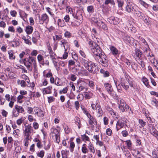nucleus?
Wrapping results in <instances>:
<instances>
[{
    "instance_id": "nucleus-1",
    "label": "nucleus",
    "mask_w": 158,
    "mask_h": 158,
    "mask_svg": "<svg viewBox=\"0 0 158 158\" xmlns=\"http://www.w3.org/2000/svg\"><path fill=\"white\" fill-rule=\"evenodd\" d=\"M89 47L94 54V57H96V60L104 67H107L109 64L108 60L104 52L96 42L89 40H87Z\"/></svg>"
},
{
    "instance_id": "nucleus-2",
    "label": "nucleus",
    "mask_w": 158,
    "mask_h": 158,
    "mask_svg": "<svg viewBox=\"0 0 158 158\" xmlns=\"http://www.w3.org/2000/svg\"><path fill=\"white\" fill-rule=\"evenodd\" d=\"M23 62L27 69L30 71H32V63L33 65L36 63L35 58L30 56L28 58H24L23 60Z\"/></svg>"
},
{
    "instance_id": "nucleus-3",
    "label": "nucleus",
    "mask_w": 158,
    "mask_h": 158,
    "mask_svg": "<svg viewBox=\"0 0 158 158\" xmlns=\"http://www.w3.org/2000/svg\"><path fill=\"white\" fill-rule=\"evenodd\" d=\"M142 53L140 50L138 48H135L134 57L136 60L141 65V66L142 68H144L145 65L142 56Z\"/></svg>"
},
{
    "instance_id": "nucleus-4",
    "label": "nucleus",
    "mask_w": 158,
    "mask_h": 158,
    "mask_svg": "<svg viewBox=\"0 0 158 158\" xmlns=\"http://www.w3.org/2000/svg\"><path fill=\"white\" fill-rule=\"evenodd\" d=\"M85 68L91 73L95 74L99 71V68L97 65L90 61L88 64V66L86 67Z\"/></svg>"
},
{
    "instance_id": "nucleus-5",
    "label": "nucleus",
    "mask_w": 158,
    "mask_h": 158,
    "mask_svg": "<svg viewBox=\"0 0 158 158\" xmlns=\"http://www.w3.org/2000/svg\"><path fill=\"white\" fill-rule=\"evenodd\" d=\"M128 120L125 117H121L120 119L117 121L116 124L117 131H118L121 128L123 127L125 124L127 126L126 124Z\"/></svg>"
},
{
    "instance_id": "nucleus-6",
    "label": "nucleus",
    "mask_w": 158,
    "mask_h": 158,
    "mask_svg": "<svg viewBox=\"0 0 158 158\" xmlns=\"http://www.w3.org/2000/svg\"><path fill=\"white\" fill-rule=\"evenodd\" d=\"M118 108L122 112H123L129 109V106L127 105L123 99H118Z\"/></svg>"
},
{
    "instance_id": "nucleus-7",
    "label": "nucleus",
    "mask_w": 158,
    "mask_h": 158,
    "mask_svg": "<svg viewBox=\"0 0 158 158\" xmlns=\"http://www.w3.org/2000/svg\"><path fill=\"white\" fill-rule=\"evenodd\" d=\"M33 131V130L31 125L28 124L25 125L24 127V129L23 130L24 136L30 137V134Z\"/></svg>"
},
{
    "instance_id": "nucleus-8",
    "label": "nucleus",
    "mask_w": 158,
    "mask_h": 158,
    "mask_svg": "<svg viewBox=\"0 0 158 158\" xmlns=\"http://www.w3.org/2000/svg\"><path fill=\"white\" fill-rule=\"evenodd\" d=\"M148 126V129L150 134L158 139V131L154 126L153 124H150Z\"/></svg>"
},
{
    "instance_id": "nucleus-9",
    "label": "nucleus",
    "mask_w": 158,
    "mask_h": 158,
    "mask_svg": "<svg viewBox=\"0 0 158 158\" xmlns=\"http://www.w3.org/2000/svg\"><path fill=\"white\" fill-rule=\"evenodd\" d=\"M39 17L40 19L39 22L40 24H43L44 22H45L46 23L48 22L49 21V17L46 13L43 14L40 17L39 15Z\"/></svg>"
},
{
    "instance_id": "nucleus-10",
    "label": "nucleus",
    "mask_w": 158,
    "mask_h": 158,
    "mask_svg": "<svg viewBox=\"0 0 158 158\" xmlns=\"http://www.w3.org/2000/svg\"><path fill=\"white\" fill-rule=\"evenodd\" d=\"M104 87L108 93L111 95H114V91L111 85L108 83H105L104 84Z\"/></svg>"
},
{
    "instance_id": "nucleus-11",
    "label": "nucleus",
    "mask_w": 158,
    "mask_h": 158,
    "mask_svg": "<svg viewBox=\"0 0 158 158\" xmlns=\"http://www.w3.org/2000/svg\"><path fill=\"white\" fill-rule=\"evenodd\" d=\"M107 21L111 24H117L119 22V19L117 17H111L108 18Z\"/></svg>"
},
{
    "instance_id": "nucleus-12",
    "label": "nucleus",
    "mask_w": 158,
    "mask_h": 158,
    "mask_svg": "<svg viewBox=\"0 0 158 158\" xmlns=\"http://www.w3.org/2000/svg\"><path fill=\"white\" fill-rule=\"evenodd\" d=\"M30 38L31 37L28 35H26V36L23 35H22V39L24 40V42L26 44L29 45H31L32 44L30 40L29 39H30Z\"/></svg>"
},
{
    "instance_id": "nucleus-13",
    "label": "nucleus",
    "mask_w": 158,
    "mask_h": 158,
    "mask_svg": "<svg viewBox=\"0 0 158 158\" xmlns=\"http://www.w3.org/2000/svg\"><path fill=\"white\" fill-rule=\"evenodd\" d=\"M128 80L127 79L122 80L121 82V85L126 90L129 88V86L127 85L129 83Z\"/></svg>"
},
{
    "instance_id": "nucleus-14",
    "label": "nucleus",
    "mask_w": 158,
    "mask_h": 158,
    "mask_svg": "<svg viewBox=\"0 0 158 158\" xmlns=\"http://www.w3.org/2000/svg\"><path fill=\"white\" fill-rule=\"evenodd\" d=\"M79 60L81 63L83 65L85 68L86 67L88 66V64L89 62L88 60L85 59V58L80 57Z\"/></svg>"
},
{
    "instance_id": "nucleus-15",
    "label": "nucleus",
    "mask_w": 158,
    "mask_h": 158,
    "mask_svg": "<svg viewBox=\"0 0 158 158\" xmlns=\"http://www.w3.org/2000/svg\"><path fill=\"white\" fill-rule=\"evenodd\" d=\"M33 28L30 25H28L26 27L25 31L27 34V35L31 34L33 31Z\"/></svg>"
},
{
    "instance_id": "nucleus-16",
    "label": "nucleus",
    "mask_w": 158,
    "mask_h": 158,
    "mask_svg": "<svg viewBox=\"0 0 158 158\" xmlns=\"http://www.w3.org/2000/svg\"><path fill=\"white\" fill-rule=\"evenodd\" d=\"M97 25L100 28L105 30H106L107 29V27L106 25L102 21L99 20V22L97 24Z\"/></svg>"
},
{
    "instance_id": "nucleus-17",
    "label": "nucleus",
    "mask_w": 158,
    "mask_h": 158,
    "mask_svg": "<svg viewBox=\"0 0 158 158\" xmlns=\"http://www.w3.org/2000/svg\"><path fill=\"white\" fill-rule=\"evenodd\" d=\"M79 89L80 91H84L85 90L86 91L87 89L86 87V84L85 82H82L79 86Z\"/></svg>"
},
{
    "instance_id": "nucleus-18",
    "label": "nucleus",
    "mask_w": 158,
    "mask_h": 158,
    "mask_svg": "<svg viewBox=\"0 0 158 158\" xmlns=\"http://www.w3.org/2000/svg\"><path fill=\"white\" fill-rule=\"evenodd\" d=\"M147 56L148 57V59L150 60V61L153 64H155L156 60L155 59V58L153 55L151 54H150L149 52L147 54Z\"/></svg>"
},
{
    "instance_id": "nucleus-19",
    "label": "nucleus",
    "mask_w": 158,
    "mask_h": 158,
    "mask_svg": "<svg viewBox=\"0 0 158 158\" xmlns=\"http://www.w3.org/2000/svg\"><path fill=\"white\" fill-rule=\"evenodd\" d=\"M82 23L80 20H74L71 22V26L72 27H78Z\"/></svg>"
},
{
    "instance_id": "nucleus-20",
    "label": "nucleus",
    "mask_w": 158,
    "mask_h": 158,
    "mask_svg": "<svg viewBox=\"0 0 158 158\" xmlns=\"http://www.w3.org/2000/svg\"><path fill=\"white\" fill-rule=\"evenodd\" d=\"M126 11L128 13H130L132 11H133V8L131 4L129 2L127 3V5L125 7Z\"/></svg>"
},
{
    "instance_id": "nucleus-21",
    "label": "nucleus",
    "mask_w": 158,
    "mask_h": 158,
    "mask_svg": "<svg viewBox=\"0 0 158 158\" xmlns=\"http://www.w3.org/2000/svg\"><path fill=\"white\" fill-rule=\"evenodd\" d=\"M97 115L98 117L102 116L103 114V111L100 105L97 106Z\"/></svg>"
},
{
    "instance_id": "nucleus-22",
    "label": "nucleus",
    "mask_w": 158,
    "mask_h": 158,
    "mask_svg": "<svg viewBox=\"0 0 158 158\" xmlns=\"http://www.w3.org/2000/svg\"><path fill=\"white\" fill-rule=\"evenodd\" d=\"M52 87L49 86L46 88H44L43 90V93L44 94H50L51 93Z\"/></svg>"
},
{
    "instance_id": "nucleus-23",
    "label": "nucleus",
    "mask_w": 158,
    "mask_h": 158,
    "mask_svg": "<svg viewBox=\"0 0 158 158\" xmlns=\"http://www.w3.org/2000/svg\"><path fill=\"white\" fill-rule=\"evenodd\" d=\"M123 39L126 41V42L128 43H130L131 42L133 41L134 39L130 37L127 35H125L123 36Z\"/></svg>"
},
{
    "instance_id": "nucleus-24",
    "label": "nucleus",
    "mask_w": 158,
    "mask_h": 158,
    "mask_svg": "<svg viewBox=\"0 0 158 158\" xmlns=\"http://www.w3.org/2000/svg\"><path fill=\"white\" fill-rule=\"evenodd\" d=\"M19 113H23L24 111V108L21 106L16 105L15 106V109Z\"/></svg>"
},
{
    "instance_id": "nucleus-25",
    "label": "nucleus",
    "mask_w": 158,
    "mask_h": 158,
    "mask_svg": "<svg viewBox=\"0 0 158 158\" xmlns=\"http://www.w3.org/2000/svg\"><path fill=\"white\" fill-rule=\"evenodd\" d=\"M73 16L74 18H75L77 20H79L82 22L83 17L81 13L77 12L75 16L74 15Z\"/></svg>"
},
{
    "instance_id": "nucleus-26",
    "label": "nucleus",
    "mask_w": 158,
    "mask_h": 158,
    "mask_svg": "<svg viewBox=\"0 0 158 158\" xmlns=\"http://www.w3.org/2000/svg\"><path fill=\"white\" fill-rule=\"evenodd\" d=\"M123 149L124 153L125 154V156L127 157V158H131V154H130L129 152L127 150V149H126L125 147L124 146L123 148H122V149L123 150Z\"/></svg>"
},
{
    "instance_id": "nucleus-27",
    "label": "nucleus",
    "mask_w": 158,
    "mask_h": 158,
    "mask_svg": "<svg viewBox=\"0 0 158 158\" xmlns=\"http://www.w3.org/2000/svg\"><path fill=\"white\" fill-rule=\"evenodd\" d=\"M111 51L114 55H116L118 54V50L114 46H112L110 48Z\"/></svg>"
},
{
    "instance_id": "nucleus-28",
    "label": "nucleus",
    "mask_w": 158,
    "mask_h": 158,
    "mask_svg": "<svg viewBox=\"0 0 158 158\" xmlns=\"http://www.w3.org/2000/svg\"><path fill=\"white\" fill-rule=\"evenodd\" d=\"M57 25L59 26L63 27L65 26V23L63 20H62L60 19L58 20Z\"/></svg>"
},
{
    "instance_id": "nucleus-29",
    "label": "nucleus",
    "mask_w": 158,
    "mask_h": 158,
    "mask_svg": "<svg viewBox=\"0 0 158 158\" xmlns=\"http://www.w3.org/2000/svg\"><path fill=\"white\" fill-rule=\"evenodd\" d=\"M0 79L4 81H7L8 79L7 75L3 73H0Z\"/></svg>"
},
{
    "instance_id": "nucleus-30",
    "label": "nucleus",
    "mask_w": 158,
    "mask_h": 158,
    "mask_svg": "<svg viewBox=\"0 0 158 158\" xmlns=\"http://www.w3.org/2000/svg\"><path fill=\"white\" fill-rule=\"evenodd\" d=\"M82 152L84 154L87 153L88 150L87 148V145L85 144H84L81 148Z\"/></svg>"
},
{
    "instance_id": "nucleus-31",
    "label": "nucleus",
    "mask_w": 158,
    "mask_h": 158,
    "mask_svg": "<svg viewBox=\"0 0 158 158\" xmlns=\"http://www.w3.org/2000/svg\"><path fill=\"white\" fill-rule=\"evenodd\" d=\"M138 2L141 5L146 8L149 6V5L143 0H138Z\"/></svg>"
},
{
    "instance_id": "nucleus-32",
    "label": "nucleus",
    "mask_w": 158,
    "mask_h": 158,
    "mask_svg": "<svg viewBox=\"0 0 158 158\" xmlns=\"http://www.w3.org/2000/svg\"><path fill=\"white\" fill-rule=\"evenodd\" d=\"M38 110H37V112H36L35 114L38 116L39 117H43L44 116L43 112L41 109L40 108H37Z\"/></svg>"
},
{
    "instance_id": "nucleus-33",
    "label": "nucleus",
    "mask_w": 158,
    "mask_h": 158,
    "mask_svg": "<svg viewBox=\"0 0 158 158\" xmlns=\"http://www.w3.org/2000/svg\"><path fill=\"white\" fill-rule=\"evenodd\" d=\"M25 139H24V145L26 147H27L29 144V140L30 139V138L31 137H27V136H24Z\"/></svg>"
},
{
    "instance_id": "nucleus-34",
    "label": "nucleus",
    "mask_w": 158,
    "mask_h": 158,
    "mask_svg": "<svg viewBox=\"0 0 158 158\" xmlns=\"http://www.w3.org/2000/svg\"><path fill=\"white\" fill-rule=\"evenodd\" d=\"M8 53L9 55V58L10 60H14L15 59V56L14 55L13 52L12 51H9Z\"/></svg>"
},
{
    "instance_id": "nucleus-35",
    "label": "nucleus",
    "mask_w": 158,
    "mask_h": 158,
    "mask_svg": "<svg viewBox=\"0 0 158 158\" xmlns=\"http://www.w3.org/2000/svg\"><path fill=\"white\" fill-rule=\"evenodd\" d=\"M88 148L90 152L94 153L95 152V151L94 147L93 145L91 143H90L89 144Z\"/></svg>"
},
{
    "instance_id": "nucleus-36",
    "label": "nucleus",
    "mask_w": 158,
    "mask_h": 158,
    "mask_svg": "<svg viewBox=\"0 0 158 158\" xmlns=\"http://www.w3.org/2000/svg\"><path fill=\"white\" fill-rule=\"evenodd\" d=\"M63 127L64 130L66 134H69L70 132V129L67 126V125L64 124L63 125Z\"/></svg>"
},
{
    "instance_id": "nucleus-37",
    "label": "nucleus",
    "mask_w": 158,
    "mask_h": 158,
    "mask_svg": "<svg viewBox=\"0 0 158 158\" xmlns=\"http://www.w3.org/2000/svg\"><path fill=\"white\" fill-rule=\"evenodd\" d=\"M44 151L41 150L37 153V155L38 157L43 158L44 156Z\"/></svg>"
},
{
    "instance_id": "nucleus-38",
    "label": "nucleus",
    "mask_w": 158,
    "mask_h": 158,
    "mask_svg": "<svg viewBox=\"0 0 158 158\" xmlns=\"http://www.w3.org/2000/svg\"><path fill=\"white\" fill-rule=\"evenodd\" d=\"M11 101L9 102V106L11 108L13 107L14 102L15 101V99L14 98V97L13 96H11Z\"/></svg>"
},
{
    "instance_id": "nucleus-39",
    "label": "nucleus",
    "mask_w": 158,
    "mask_h": 158,
    "mask_svg": "<svg viewBox=\"0 0 158 158\" xmlns=\"http://www.w3.org/2000/svg\"><path fill=\"white\" fill-rule=\"evenodd\" d=\"M96 143L97 145H98L100 147L103 146V149L105 151L106 150V147L104 145L103 143L101 141H100L99 142H98V143Z\"/></svg>"
},
{
    "instance_id": "nucleus-40",
    "label": "nucleus",
    "mask_w": 158,
    "mask_h": 158,
    "mask_svg": "<svg viewBox=\"0 0 158 158\" xmlns=\"http://www.w3.org/2000/svg\"><path fill=\"white\" fill-rule=\"evenodd\" d=\"M81 139L84 141H90L89 138L85 134L81 135Z\"/></svg>"
},
{
    "instance_id": "nucleus-41",
    "label": "nucleus",
    "mask_w": 158,
    "mask_h": 158,
    "mask_svg": "<svg viewBox=\"0 0 158 158\" xmlns=\"http://www.w3.org/2000/svg\"><path fill=\"white\" fill-rule=\"evenodd\" d=\"M87 10L89 13H91L94 12V8L93 6H89L87 7Z\"/></svg>"
},
{
    "instance_id": "nucleus-42",
    "label": "nucleus",
    "mask_w": 158,
    "mask_h": 158,
    "mask_svg": "<svg viewBox=\"0 0 158 158\" xmlns=\"http://www.w3.org/2000/svg\"><path fill=\"white\" fill-rule=\"evenodd\" d=\"M75 146V145L74 143L73 142H71L69 148L71 152H72L73 151Z\"/></svg>"
},
{
    "instance_id": "nucleus-43",
    "label": "nucleus",
    "mask_w": 158,
    "mask_h": 158,
    "mask_svg": "<svg viewBox=\"0 0 158 158\" xmlns=\"http://www.w3.org/2000/svg\"><path fill=\"white\" fill-rule=\"evenodd\" d=\"M32 36L40 38V35L39 32L38 31H35L32 34Z\"/></svg>"
},
{
    "instance_id": "nucleus-44",
    "label": "nucleus",
    "mask_w": 158,
    "mask_h": 158,
    "mask_svg": "<svg viewBox=\"0 0 158 158\" xmlns=\"http://www.w3.org/2000/svg\"><path fill=\"white\" fill-rule=\"evenodd\" d=\"M50 51V53H49L50 57L52 60L55 59V57L56 56L55 53H54L52 50H51Z\"/></svg>"
},
{
    "instance_id": "nucleus-45",
    "label": "nucleus",
    "mask_w": 158,
    "mask_h": 158,
    "mask_svg": "<svg viewBox=\"0 0 158 158\" xmlns=\"http://www.w3.org/2000/svg\"><path fill=\"white\" fill-rule=\"evenodd\" d=\"M61 80L59 79V78L57 80V81L56 79V81L55 82V84L57 86H60L62 85V83L61 82Z\"/></svg>"
},
{
    "instance_id": "nucleus-46",
    "label": "nucleus",
    "mask_w": 158,
    "mask_h": 158,
    "mask_svg": "<svg viewBox=\"0 0 158 158\" xmlns=\"http://www.w3.org/2000/svg\"><path fill=\"white\" fill-rule=\"evenodd\" d=\"M143 81L146 86H147L149 85L148 80L146 78L143 77Z\"/></svg>"
},
{
    "instance_id": "nucleus-47",
    "label": "nucleus",
    "mask_w": 158,
    "mask_h": 158,
    "mask_svg": "<svg viewBox=\"0 0 158 158\" xmlns=\"http://www.w3.org/2000/svg\"><path fill=\"white\" fill-rule=\"evenodd\" d=\"M63 47L64 48L65 51H67L68 50L69 51V44L67 42L64 45H63Z\"/></svg>"
},
{
    "instance_id": "nucleus-48",
    "label": "nucleus",
    "mask_w": 158,
    "mask_h": 158,
    "mask_svg": "<svg viewBox=\"0 0 158 158\" xmlns=\"http://www.w3.org/2000/svg\"><path fill=\"white\" fill-rule=\"evenodd\" d=\"M89 86L92 89H94L95 87L94 83L92 81H89Z\"/></svg>"
},
{
    "instance_id": "nucleus-49",
    "label": "nucleus",
    "mask_w": 158,
    "mask_h": 158,
    "mask_svg": "<svg viewBox=\"0 0 158 158\" xmlns=\"http://www.w3.org/2000/svg\"><path fill=\"white\" fill-rule=\"evenodd\" d=\"M12 113L14 117H17L19 115V113L15 109H14L13 110Z\"/></svg>"
},
{
    "instance_id": "nucleus-50",
    "label": "nucleus",
    "mask_w": 158,
    "mask_h": 158,
    "mask_svg": "<svg viewBox=\"0 0 158 158\" xmlns=\"http://www.w3.org/2000/svg\"><path fill=\"white\" fill-rule=\"evenodd\" d=\"M135 14L136 16L139 18H141V17L143 16V13L138 10L135 11Z\"/></svg>"
},
{
    "instance_id": "nucleus-51",
    "label": "nucleus",
    "mask_w": 158,
    "mask_h": 158,
    "mask_svg": "<svg viewBox=\"0 0 158 158\" xmlns=\"http://www.w3.org/2000/svg\"><path fill=\"white\" fill-rule=\"evenodd\" d=\"M85 93L84 94L85 96V98L86 99H89L91 98V96L90 94H89L87 92H85Z\"/></svg>"
},
{
    "instance_id": "nucleus-52",
    "label": "nucleus",
    "mask_w": 158,
    "mask_h": 158,
    "mask_svg": "<svg viewBox=\"0 0 158 158\" xmlns=\"http://www.w3.org/2000/svg\"><path fill=\"white\" fill-rule=\"evenodd\" d=\"M68 88L67 87H65L62 90H61L60 91L59 93L60 94L62 93L66 94L68 91Z\"/></svg>"
},
{
    "instance_id": "nucleus-53",
    "label": "nucleus",
    "mask_w": 158,
    "mask_h": 158,
    "mask_svg": "<svg viewBox=\"0 0 158 158\" xmlns=\"http://www.w3.org/2000/svg\"><path fill=\"white\" fill-rule=\"evenodd\" d=\"M139 123L142 127H144L146 124V123L142 119H139Z\"/></svg>"
},
{
    "instance_id": "nucleus-54",
    "label": "nucleus",
    "mask_w": 158,
    "mask_h": 158,
    "mask_svg": "<svg viewBox=\"0 0 158 158\" xmlns=\"http://www.w3.org/2000/svg\"><path fill=\"white\" fill-rule=\"evenodd\" d=\"M5 101V99L1 96H0V105H3Z\"/></svg>"
},
{
    "instance_id": "nucleus-55",
    "label": "nucleus",
    "mask_w": 158,
    "mask_h": 158,
    "mask_svg": "<svg viewBox=\"0 0 158 158\" xmlns=\"http://www.w3.org/2000/svg\"><path fill=\"white\" fill-rule=\"evenodd\" d=\"M69 153L68 150H62L61 151V154L62 156H67L68 154Z\"/></svg>"
},
{
    "instance_id": "nucleus-56",
    "label": "nucleus",
    "mask_w": 158,
    "mask_h": 158,
    "mask_svg": "<svg viewBox=\"0 0 158 158\" xmlns=\"http://www.w3.org/2000/svg\"><path fill=\"white\" fill-rule=\"evenodd\" d=\"M64 7L66 8V11L68 13H70L71 14V12H72V8L70 6H65Z\"/></svg>"
},
{
    "instance_id": "nucleus-57",
    "label": "nucleus",
    "mask_w": 158,
    "mask_h": 158,
    "mask_svg": "<svg viewBox=\"0 0 158 158\" xmlns=\"http://www.w3.org/2000/svg\"><path fill=\"white\" fill-rule=\"evenodd\" d=\"M127 146L128 149H129L131 146V142L130 140H127L126 141Z\"/></svg>"
},
{
    "instance_id": "nucleus-58",
    "label": "nucleus",
    "mask_w": 158,
    "mask_h": 158,
    "mask_svg": "<svg viewBox=\"0 0 158 158\" xmlns=\"http://www.w3.org/2000/svg\"><path fill=\"white\" fill-rule=\"evenodd\" d=\"M24 97L23 95H19L17 97V101L19 103H21L22 102V101H21L22 99H23Z\"/></svg>"
},
{
    "instance_id": "nucleus-59",
    "label": "nucleus",
    "mask_w": 158,
    "mask_h": 158,
    "mask_svg": "<svg viewBox=\"0 0 158 158\" xmlns=\"http://www.w3.org/2000/svg\"><path fill=\"white\" fill-rule=\"evenodd\" d=\"M72 34L69 31H66L64 33V36L66 37L70 38Z\"/></svg>"
},
{
    "instance_id": "nucleus-60",
    "label": "nucleus",
    "mask_w": 158,
    "mask_h": 158,
    "mask_svg": "<svg viewBox=\"0 0 158 158\" xmlns=\"http://www.w3.org/2000/svg\"><path fill=\"white\" fill-rule=\"evenodd\" d=\"M106 134L109 136H110L112 134V131L109 128H107L106 131Z\"/></svg>"
},
{
    "instance_id": "nucleus-61",
    "label": "nucleus",
    "mask_w": 158,
    "mask_h": 158,
    "mask_svg": "<svg viewBox=\"0 0 158 158\" xmlns=\"http://www.w3.org/2000/svg\"><path fill=\"white\" fill-rule=\"evenodd\" d=\"M118 3V6L119 7H122L123 5V1L119 0H117Z\"/></svg>"
},
{
    "instance_id": "nucleus-62",
    "label": "nucleus",
    "mask_w": 158,
    "mask_h": 158,
    "mask_svg": "<svg viewBox=\"0 0 158 158\" xmlns=\"http://www.w3.org/2000/svg\"><path fill=\"white\" fill-rule=\"evenodd\" d=\"M37 54V50H33L31 52V56H36Z\"/></svg>"
},
{
    "instance_id": "nucleus-63",
    "label": "nucleus",
    "mask_w": 158,
    "mask_h": 158,
    "mask_svg": "<svg viewBox=\"0 0 158 158\" xmlns=\"http://www.w3.org/2000/svg\"><path fill=\"white\" fill-rule=\"evenodd\" d=\"M122 135L124 137H127L128 135V132L126 130H124L121 133Z\"/></svg>"
},
{
    "instance_id": "nucleus-64",
    "label": "nucleus",
    "mask_w": 158,
    "mask_h": 158,
    "mask_svg": "<svg viewBox=\"0 0 158 158\" xmlns=\"http://www.w3.org/2000/svg\"><path fill=\"white\" fill-rule=\"evenodd\" d=\"M39 124L37 122H35L33 123V127L34 129H37L39 128Z\"/></svg>"
}]
</instances>
